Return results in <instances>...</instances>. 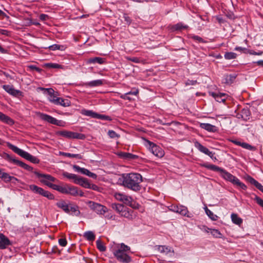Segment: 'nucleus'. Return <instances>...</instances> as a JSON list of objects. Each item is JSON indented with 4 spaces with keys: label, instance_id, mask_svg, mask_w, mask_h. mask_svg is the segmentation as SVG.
<instances>
[{
    "label": "nucleus",
    "instance_id": "nucleus-1",
    "mask_svg": "<svg viewBox=\"0 0 263 263\" xmlns=\"http://www.w3.org/2000/svg\"><path fill=\"white\" fill-rule=\"evenodd\" d=\"M142 181L141 175L134 173L122 174L118 180L121 185L134 192H138L141 189L140 184Z\"/></svg>",
    "mask_w": 263,
    "mask_h": 263
},
{
    "label": "nucleus",
    "instance_id": "nucleus-2",
    "mask_svg": "<svg viewBox=\"0 0 263 263\" xmlns=\"http://www.w3.org/2000/svg\"><path fill=\"white\" fill-rule=\"evenodd\" d=\"M2 157L5 160H7L10 163L17 165L28 171L33 172V173L35 174L39 178H42L41 180H45L47 181L51 182H55L57 181L56 178L52 177L50 175L41 174L37 171H33V168L32 167L28 165L22 161L16 159L14 156H11L6 153H4L2 155Z\"/></svg>",
    "mask_w": 263,
    "mask_h": 263
},
{
    "label": "nucleus",
    "instance_id": "nucleus-3",
    "mask_svg": "<svg viewBox=\"0 0 263 263\" xmlns=\"http://www.w3.org/2000/svg\"><path fill=\"white\" fill-rule=\"evenodd\" d=\"M203 166L208 169L219 172L220 176L224 179L231 182L233 185L239 187L243 190H247V187L243 183L241 182L238 178L227 172L226 170L214 164H204Z\"/></svg>",
    "mask_w": 263,
    "mask_h": 263
},
{
    "label": "nucleus",
    "instance_id": "nucleus-4",
    "mask_svg": "<svg viewBox=\"0 0 263 263\" xmlns=\"http://www.w3.org/2000/svg\"><path fill=\"white\" fill-rule=\"evenodd\" d=\"M116 249L112 250V253L116 259L121 263H130L132 258L129 255L130 248L124 243L118 244Z\"/></svg>",
    "mask_w": 263,
    "mask_h": 263
},
{
    "label": "nucleus",
    "instance_id": "nucleus-5",
    "mask_svg": "<svg viewBox=\"0 0 263 263\" xmlns=\"http://www.w3.org/2000/svg\"><path fill=\"white\" fill-rule=\"evenodd\" d=\"M8 147L14 153L24 158V159L30 161L32 163L37 164L40 162L39 159L36 157L31 155L28 152L19 148L17 146L12 144L9 143L8 144Z\"/></svg>",
    "mask_w": 263,
    "mask_h": 263
},
{
    "label": "nucleus",
    "instance_id": "nucleus-6",
    "mask_svg": "<svg viewBox=\"0 0 263 263\" xmlns=\"http://www.w3.org/2000/svg\"><path fill=\"white\" fill-rule=\"evenodd\" d=\"M87 204L91 210L98 214L103 215L107 211V208L100 203L89 201Z\"/></svg>",
    "mask_w": 263,
    "mask_h": 263
},
{
    "label": "nucleus",
    "instance_id": "nucleus-7",
    "mask_svg": "<svg viewBox=\"0 0 263 263\" xmlns=\"http://www.w3.org/2000/svg\"><path fill=\"white\" fill-rule=\"evenodd\" d=\"M148 147L151 153L158 158H162L164 155V151L154 143L147 141Z\"/></svg>",
    "mask_w": 263,
    "mask_h": 263
},
{
    "label": "nucleus",
    "instance_id": "nucleus-8",
    "mask_svg": "<svg viewBox=\"0 0 263 263\" xmlns=\"http://www.w3.org/2000/svg\"><path fill=\"white\" fill-rule=\"evenodd\" d=\"M37 114L39 115L40 119L43 121L58 126H62L64 125L63 121L58 120L50 115L41 112H39Z\"/></svg>",
    "mask_w": 263,
    "mask_h": 263
},
{
    "label": "nucleus",
    "instance_id": "nucleus-9",
    "mask_svg": "<svg viewBox=\"0 0 263 263\" xmlns=\"http://www.w3.org/2000/svg\"><path fill=\"white\" fill-rule=\"evenodd\" d=\"M57 134L69 139H83L85 138V136L83 134L68 130L59 131L57 132Z\"/></svg>",
    "mask_w": 263,
    "mask_h": 263
},
{
    "label": "nucleus",
    "instance_id": "nucleus-10",
    "mask_svg": "<svg viewBox=\"0 0 263 263\" xmlns=\"http://www.w3.org/2000/svg\"><path fill=\"white\" fill-rule=\"evenodd\" d=\"M3 88L9 94L15 97H23V93L19 90L15 89L12 85H4Z\"/></svg>",
    "mask_w": 263,
    "mask_h": 263
},
{
    "label": "nucleus",
    "instance_id": "nucleus-11",
    "mask_svg": "<svg viewBox=\"0 0 263 263\" xmlns=\"http://www.w3.org/2000/svg\"><path fill=\"white\" fill-rule=\"evenodd\" d=\"M42 90L44 93L46 92L49 96V100L50 102H52L54 104H56L57 103L54 101L59 97H57V95L55 93L54 90L52 88H45L43 87H37V90Z\"/></svg>",
    "mask_w": 263,
    "mask_h": 263
},
{
    "label": "nucleus",
    "instance_id": "nucleus-12",
    "mask_svg": "<svg viewBox=\"0 0 263 263\" xmlns=\"http://www.w3.org/2000/svg\"><path fill=\"white\" fill-rule=\"evenodd\" d=\"M194 146L200 152L204 153V154L210 157L212 159H213L214 153H213L212 152L210 151V150L208 148L203 146L198 141H196L194 142Z\"/></svg>",
    "mask_w": 263,
    "mask_h": 263
},
{
    "label": "nucleus",
    "instance_id": "nucleus-13",
    "mask_svg": "<svg viewBox=\"0 0 263 263\" xmlns=\"http://www.w3.org/2000/svg\"><path fill=\"white\" fill-rule=\"evenodd\" d=\"M237 77L236 73L226 74L223 76L222 82L226 85H230L233 83Z\"/></svg>",
    "mask_w": 263,
    "mask_h": 263
},
{
    "label": "nucleus",
    "instance_id": "nucleus-14",
    "mask_svg": "<svg viewBox=\"0 0 263 263\" xmlns=\"http://www.w3.org/2000/svg\"><path fill=\"white\" fill-rule=\"evenodd\" d=\"M11 245V242L8 238L3 233H0V249H5Z\"/></svg>",
    "mask_w": 263,
    "mask_h": 263
},
{
    "label": "nucleus",
    "instance_id": "nucleus-15",
    "mask_svg": "<svg viewBox=\"0 0 263 263\" xmlns=\"http://www.w3.org/2000/svg\"><path fill=\"white\" fill-rule=\"evenodd\" d=\"M200 127L211 133H216L218 132V128L210 123H201L200 124Z\"/></svg>",
    "mask_w": 263,
    "mask_h": 263
},
{
    "label": "nucleus",
    "instance_id": "nucleus-16",
    "mask_svg": "<svg viewBox=\"0 0 263 263\" xmlns=\"http://www.w3.org/2000/svg\"><path fill=\"white\" fill-rule=\"evenodd\" d=\"M210 94L218 102H224L226 101L227 96L226 93L212 92H210Z\"/></svg>",
    "mask_w": 263,
    "mask_h": 263
},
{
    "label": "nucleus",
    "instance_id": "nucleus-17",
    "mask_svg": "<svg viewBox=\"0 0 263 263\" xmlns=\"http://www.w3.org/2000/svg\"><path fill=\"white\" fill-rule=\"evenodd\" d=\"M74 183L79 184L86 189L90 187L89 182H88V179L79 176L78 179L74 181Z\"/></svg>",
    "mask_w": 263,
    "mask_h": 263
},
{
    "label": "nucleus",
    "instance_id": "nucleus-18",
    "mask_svg": "<svg viewBox=\"0 0 263 263\" xmlns=\"http://www.w3.org/2000/svg\"><path fill=\"white\" fill-rule=\"evenodd\" d=\"M125 209H123L120 214L121 216L130 220L133 219L134 217L132 214L134 213V211L126 206H125Z\"/></svg>",
    "mask_w": 263,
    "mask_h": 263
},
{
    "label": "nucleus",
    "instance_id": "nucleus-19",
    "mask_svg": "<svg viewBox=\"0 0 263 263\" xmlns=\"http://www.w3.org/2000/svg\"><path fill=\"white\" fill-rule=\"evenodd\" d=\"M103 80H96L85 83L83 85L86 87H94L102 86L103 84Z\"/></svg>",
    "mask_w": 263,
    "mask_h": 263
},
{
    "label": "nucleus",
    "instance_id": "nucleus-20",
    "mask_svg": "<svg viewBox=\"0 0 263 263\" xmlns=\"http://www.w3.org/2000/svg\"><path fill=\"white\" fill-rule=\"evenodd\" d=\"M0 121L2 122L7 124L10 125L14 124V122L13 119L10 118L9 116L5 115L3 112L0 111Z\"/></svg>",
    "mask_w": 263,
    "mask_h": 263
},
{
    "label": "nucleus",
    "instance_id": "nucleus-21",
    "mask_svg": "<svg viewBox=\"0 0 263 263\" xmlns=\"http://www.w3.org/2000/svg\"><path fill=\"white\" fill-rule=\"evenodd\" d=\"M115 197L117 199L123 201L126 204H129L132 200V198L130 197L120 193L116 194Z\"/></svg>",
    "mask_w": 263,
    "mask_h": 263
},
{
    "label": "nucleus",
    "instance_id": "nucleus-22",
    "mask_svg": "<svg viewBox=\"0 0 263 263\" xmlns=\"http://www.w3.org/2000/svg\"><path fill=\"white\" fill-rule=\"evenodd\" d=\"M29 189L32 191L34 193L38 194L42 196H43L45 190L43 188L39 187L38 186L34 184H31L29 186Z\"/></svg>",
    "mask_w": 263,
    "mask_h": 263
},
{
    "label": "nucleus",
    "instance_id": "nucleus-23",
    "mask_svg": "<svg viewBox=\"0 0 263 263\" xmlns=\"http://www.w3.org/2000/svg\"><path fill=\"white\" fill-rule=\"evenodd\" d=\"M87 63L88 64L98 63L103 64L106 63L105 59L101 57H95L88 59Z\"/></svg>",
    "mask_w": 263,
    "mask_h": 263
},
{
    "label": "nucleus",
    "instance_id": "nucleus-24",
    "mask_svg": "<svg viewBox=\"0 0 263 263\" xmlns=\"http://www.w3.org/2000/svg\"><path fill=\"white\" fill-rule=\"evenodd\" d=\"M57 206L62 209L65 213H69L70 212L69 206L64 200L60 201L56 203Z\"/></svg>",
    "mask_w": 263,
    "mask_h": 263
},
{
    "label": "nucleus",
    "instance_id": "nucleus-25",
    "mask_svg": "<svg viewBox=\"0 0 263 263\" xmlns=\"http://www.w3.org/2000/svg\"><path fill=\"white\" fill-rule=\"evenodd\" d=\"M157 250L161 253L167 254L170 252L174 253V250L171 249V248L166 246H158Z\"/></svg>",
    "mask_w": 263,
    "mask_h": 263
},
{
    "label": "nucleus",
    "instance_id": "nucleus-26",
    "mask_svg": "<svg viewBox=\"0 0 263 263\" xmlns=\"http://www.w3.org/2000/svg\"><path fill=\"white\" fill-rule=\"evenodd\" d=\"M54 101L57 103L56 105H60L64 107H67L70 105V102L67 99L65 100L62 98H58Z\"/></svg>",
    "mask_w": 263,
    "mask_h": 263
},
{
    "label": "nucleus",
    "instance_id": "nucleus-27",
    "mask_svg": "<svg viewBox=\"0 0 263 263\" xmlns=\"http://www.w3.org/2000/svg\"><path fill=\"white\" fill-rule=\"evenodd\" d=\"M240 111L242 113V117H243V121H248L251 116V113L248 107L244 108Z\"/></svg>",
    "mask_w": 263,
    "mask_h": 263
},
{
    "label": "nucleus",
    "instance_id": "nucleus-28",
    "mask_svg": "<svg viewBox=\"0 0 263 263\" xmlns=\"http://www.w3.org/2000/svg\"><path fill=\"white\" fill-rule=\"evenodd\" d=\"M78 194L79 191L77 187L68 185L67 194L76 196L78 195Z\"/></svg>",
    "mask_w": 263,
    "mask_h": 263
},
{
    "label": "nucleus",
    "instance_id": "nucleus-29",
    "mask_svg": "<svg viewBox=\"0 0 263 263\" xmlns=\"http://www.w3.org/2000/svg\"><path fill=\"white\" fill-rule=\"evenodd\" d=\"M45 49L48 48L49 50L52 51H54L57 50H59L61 51H63L65 49L66 47L64 45H58V44H53L52 45H50L48 47H44Z\"/></svg>",
    "mask_w": 263,
    "mask_h": 263
},
{
    "label": "nucleus",
    "instance_id": "nucleus-30",
    "mask_svg": "<svg viewBox=\"0 0 263 263\" xmlns=\"http://www.w3.org/2000/svg\"><path fill=\"white\" fill-rule=\"evenodd\" d=\"M232 222L237 225H240L242 223V219L238 216L237 214L232 213L231 215Z\"/></svg>",
    "mask_w": 263,
    "mask_h": 263
},
{
    "label": "nucleus",
    "instance_id": "nucleus-31",
    "mask_svg": "<svg viewBox=\"0 0 263 263\" xmlns=\"http://www.w3.org/2000/svg\"><path fill=\"white\" fill-rule=\"evenodd\" d=\"M81 113L83 115L90 117L93 118H96V119H97V115H98V113L94 112L92 110H86V109L82 110Z\"/></svg>",
    "mask_w": 263,
    "mask_h": 263
},
{
    "label": "nucleus",
    "instance_id": "nucleus-32",
    "mask_svg": "<svg viewBox=\"0 0 263 263\" xmlns=\"http://www.w3.org/2000/svg\"><path fill=\"white\" fill-rule=\"evenodd\" d=\"M177 213L183 216H186L187 217H191V216L188 215L189 211L186 206L183 205H179L178 211Z\"/></svg>",
    "mask_w": 263,
    "mask_h": 263
},
{
    "label": "nucleus",
    "instance_id": "nucleus-33",
    "mask_svg": "<svg viewBox=\"0 0 263 263\" xmlns=\"http://www.w3.org/2000/svg\"><path fill=\"white\" fill-rule=\"evenodd\" d=\"M245 179H246V181L250 183L251 184L254 185L256 188L258 186V185H259L260 184V183H259L253 178H252L251 176L248 175L245 176Z\"/></svg>",
    "mask_w": 263,
    "mask_h": 263
},
{
    "label": "nucleus",
    "instance_id": "nucleus-34",
    "mask_svg": "<svg viewBox=\"0 0 263 263\" xmlns=\"http://www.w3.org/2000/svg\"><path fill=\"white\" fill-rule=\"evenodd\" d=\"M111 207L114 210H116L119 214L121 213L123 209H125V206L120 203H113L111 205Z\"/></svg>",
    "mask_w": 263,
    "mask_h": 263
},
{
    "label": "nucleus",
    "instance_id": "nucleus-35",
    "mask_svg": "<svg viewBox=\"0 0 263 263\" xmlns=\"http://www.w3.org/2000/svg\"><path fill=\"white\" fill-rule=\"evenodd\" d=\"M63 176L69 179H72L73 180V182L74 183V181L77 180L79 176L74 174L69 173L67 172H64L62 174Z\"/></svg>",
    "mask_w": 263,
    "mask_h": 263
},
{
    "label": "nucleus",
    "instance_id": "nucleus-36",
    "mask_svg": "<svg viewBox=\"0 0 263 263\" xmlns=\"http://www.w3.org/2000/svg\"><path fill=\"white\" fill-rule=\"evenodd\" d=\"M205 212L209 217L212 220H216L218 216L214 214L210 210H209L206 206L205 208Z\"/></svg>",
    "mask_w": 263,
    "mask_h": 263
},
{
    "label": "nucleus",
    "instance_id": "nucleus-37",
    "mask_svg": "<svg viewBox=\"0 0 263 263\" xmlns=\"http://www.w3.org/2000/svg\"><path fill=\"white\" fill-rule=\"evenodd\" d=\"M84 237L89 241H93L95 239V235L91 231H87L84 234Z\"/></svg>",
    "mask_w": 263,
    "mask_h": 263
},
{
    "label": "nucleus",
    "instance_id": "nucleus-38",
    "mask_svg": "<svg viewBox=\"0 0 263 263\" xmlns=\"http://www.w3.org/2000/svg\"><path fill=\"white\" fill-rule=\"evenodd\" d=\"M12 176H11L7 173L1 172L0 178L6 182H10Z\"/></svg>",
    "mask_w": 263,
    "mask_h": 263
},
{
    "label": "nucleus",
    "instance_id": "nucleus-39",
    "mask_svg": "<svg viewBox=\"0 0 263 263\" xmlns=\"http://www.w3.org/2000/svg\"><path fill=\"white\" fill-rule=\"evenodd\" d=\"M237 56V54L233 52H226L224 55V58L227 60H232L236 59Z\"/></svg>",
    "mask_w": 263,
    "mask_h": 263
},
{
    "label": "nucleus",
    "instance_id": "nucleus-40",
    "mask_svg": "<svg viewBox=\"0 0 263 263\" xmlns=\"http://www.w3.org/2000/svg\"><path fill=\"white\" fill-rule=\"evenodd\" d=\"M189 28L187 25H184L182 23H178L173 27V29L175 30H181L182 29H186Z\"/></svg>",
    "mask_w": 263,
    "mask_h": 263
},
{
    "label": "nucleus",
    "instance_id": "nucleus-41",
    "mask_svg": "<svg viewBox=\"0 0 263 263\" xmlns=\"http://www.w3.org/2000/svg\"><path fill=\"white\" fill-rule=\"evenodd\" d=\"M211 234L216 238H222V234L218 230L212 229H210Z\"/></svg>",
    "mask_w": 263,
    "mask_h": 263
},
{
    "label": "nucleus",
    "instance_id": "nucleus-42",
    "mask_svg": "<svg viewBox=\"0 0 263 263\" xmlns=\"http://www.w3.org/2000/svg\"><path fill=\"white\" fill-rule=\"evenodd\" d=\"M96 245L98 249L101 252H104L106 250L105 246L100 239H98L96 241Z\"/></svg>",
    "mask_w": 263,
    "mask_h": 263
},
{
    "label": "nucleus",
    "instance_id": "nucleus-43",
    "mask_svg": "<svg viewBox=\"0 0 263 263\" xmlns=\"http://www.w3.org/2000/svg\"><path fill=\"white\" fill-rule=\"evenodd\" d=\"M61 154L63 156L69 157V158H77L78 159H82V156L80 154H71L68 153H62Z\"/></svg>",
    "mask_w": 263,
    "mask_h": 263
},
{
    "label": "nucleus",
    "instance_id": "nucleus-44",
    "mask_svg": "<svg viewBox=\"0 0 263 263\" xmlns=\"http://www.w3.org/2000/svg\"><path fill=\"white\" fill-rule=\"evenodd\" d=\"M108 136L112 139L119 138L120 135L113 130H109L107 133Z\"/></svg>",
    "mask_w": 263,
    "mask_h": 263
},
{
    "label": "nucleus",
    "instance_id": "nucleus-45",
    "mask_svg": "<svg viewBox=\"0 0 263 263\" xmlns=\"http://www.w3.org/2000/svg\"><path fill=\"white\" fill-rule=\"evenodd\" d=\"M242 147L252 151H254L256 150V148L255 146H252L250 144L246 142H243L242 144Z\"/></svg>",
    "mask_w": 263,
    "mask_h": 263
},
{
    "label": "nucleus",
    "instance_id": "nucleus-46",
    "mask_svg": "<svg viewBox=\"0 0 263 263\" xmlns=\"http://www.w3.org/2000/svg\"><path fill=\"white\" fill-rule=\"evenodd\" d=\"M234 49H235V50L241 51L243 53H246V54H247V53L250 54V52H251L250 49H248L246 48H243V47H241L237 46Z\"/></svg>",
    "mask_w": 263,
    "mask_h": 263
},
{
    "label": "nucleus",
    "instance_id": "nucleus-47",
    "mask_svg": "<svg viewBox=\"0 0 263 263\" xmlns=\"http://www.w3.org/2000/svg\"><path fill=\"white\" fill-rule=\"evenodd\" d=\"M97 119H99L106 121H111L112 120L111 118L109 116H106L105 115H101L98 114Z\"/></svg>",
    "mask_w": 263,
    "mask_h": 263
},
{
    "label": "nucleus",
    "instance_id": "nucleus-48",
    "mask_svg": "<svg viewBox=\"0 0 263 263\" xmlns=\"http://www.w3.org/2000/svg\"><path fill=\"white\" fill-rule=\"evenodd\" d=\"M67 187H68V185H66L65 186H60L59 185V187H58V191H59V192L62 193V194H67Z\"/></svg>",
    "mask_w": 263,
    "mask_h": 263
},
{
    "label": "nucleus",
    "instance_id": "nucleus-49",
    "mask_svg": "<svg viewBox=\"0 0 263 263\" xmlns=\"http://www.w3.org/2000/svg\"><path fill=\"white\" fill-rule=\"evenodd\" d=\"M43 196L47 197L48 199L50 200H52L54 198V195L47 191H45Z\"/></svg>",
    "mask_w": 263,
    "mask_h": 263
},
{
    "label": "nucleus",
    "instance_id": "nucleus-50",
    "mask_svg": "<svg viewBox=\"0 0 263 263\" xmlns=\"http://www.w3.org/2000/svg\"><path fill=\"white\" fill-rule=\"evenodd\" d=\"M46 66L47 67L52 68H59L61 66L60 65H59L58 64L51 63H49L46 64Z\"/></svg>",
    "mask_w": 263,
    "mask_h": 263
},
{
    "label": "nucleus",
    "instance_id": "nucleus-51",
    "mask_svg": "<svg viewBox=\"0 0 263 263\" xmlns=\"http://www.w3.org/2000/svg\"><path fill=\"white\" fill-rule=\"evenodd\" d=\"M192 39L194 40L197 41L199 43H205L206 42L201 37L194 35L192 36Z\"/></svg>",
    "mask_w": 263,
    "mask_h": 263
},
{
    "label": "nucleus",
    "instance_id": "nucleus-52",
    "mask_svg": "<svg viewBox=\"0 0 263 263\" xmlns=\"http://www.w3.org/2000/svg\"><path fill=\"white\" fill-rule=\"evenodd\" d=\"M79 207L77 205H74L73 206L69 207L70 211H72V212H77L76 215L78 216L80 214V212L78 210Z\"/></svg>",
    "mask_w": 263,
    "mask_h": 263
},
{
    "label": "nucleus",
    "instance_id": "nucleus-53",
    "mask_svg": "<svg viewBox=\"0 0 263 263\" xmlns=\"http://www.w3.org/2000/svg\"><path fill=\"white\" fill-rule=\"evenodd\" d=\"M128 96L129 95H134L137 96L139 94V90L138 89L134 88L133 90L126 92Z\"/></svg>",
    "mask_w": 263,
    "mask_h": 263
},
{
    "label": "nucleus",
    "instance_id": "nucleus-54",
    "mask_svg": "<svg viewBox=\"0 0 263 263\" xmlns=\"http://www.w3.org/2000/svg\"><path fill=\"white\" fill-rule=\"evenodd\" d=\"M138 157H139L137 155H134L133 154L128 153L127 160H136V159H137L138 158Z\"/></svg>",
    "mask_w": 263,
    "mask_h": 263
},
{
    "label": "nucleus",
    "instance_id": "nucleus-55",
    "mask_svg": "<svg viewBox=\"0 0 263 263\" xmlns=\"http://www.w3.org/2000/svg\"><path fill=\"white\" fill-rule=\"evenodd\" d=\"M123 18L124 19V21L126 23V24L129 25L131 23L132 20L126 13L123 14Z\"/></svg>",
    "mask_w": 263,
    "mask_h": 263
},
{
    "label": "nucleus",
    "instance_id": "nucleus-56",
    "mask_svg": "<svg viewBox=\"0 0 263 263\" xmlns=\"http://www.w3.org/2000/svg\"><path fill=\"white\" fill-rule=\"evenodd\" d=\"M59 243L62 247H65L67 242L65 238H60L59 239Z\"/></svg>",
    "mask_w": 263,
    "mask_h": 263
},
{
    "label": "nucleus",
    "instance_id": "nucleus-57",
    "mask_svg": "<svg viewBox=\"0 0 263 263\" xmlns=\"http://www.w3.org/2000/svg\"><path fill=\"white\" fill-rule=\"evenodd\" d=\"M254 200L256 201V202L260 206L263 208V200L261 199L259 197L256 196L255 197Z\"/></svg>",
    "mask_w": 263,
    "mask_h": 263
},
{
    "label": "nucleus",
    "instance_id": "nucleus-58",
    "mask_svg": "<svg viewBox=\"0 0 263 263\" xmlns=\"http://www.w3.org/2000/svg\"><path fill=\"white\" fill-rule=\"evenodd\" d=\"M127 155H128V153H126V152H120L118 154V156L120 157L123 158L124 159H126V160L127 159Z\"/></svg>",
    "mask_w": 263,
    "mask_h": 263
},
{
    "label": "nucleus",
    "instance_id": "nucleus-59",
    "mask_svg": "<svg viewBox=\"0 0 263 263\" xmlns=\"http://www.w3.org/2000/svg\"><path fill=\"white\" fill-rule=\"evenodd\" d=\"M127 205L134 209H137L139 207V204L136 203L135 201H133V200L129 204H127Z\"/></svg>",
    "mask_w": 263,
    "mask_h": 263
},
{
    "label": "nucleus",
    "instance_id": "nucleus-60",
    "mask_svg": "<svg viewBox=\"0 0 263 263\" xmlns=\"http://www.w3.org/2000/svg\"><path fill=\"white\" fill-rule=\"evenodd\" d=\"M40 181L43 183V184H45L46 185L48 186V187L50 188H52L53 183L49 182V181H47L45 180H40Z\"/></svg>",
    "mask_w": 263,
    "mask_h": 263
},
{
    "label": "nucleus",
    "instance_id": "nucleus-61",
    "mask_svg": "<svg viewBox=\"0 0 263 263\" xmlns=\"http://www.w3.org/2000/svg\"><path fill=\"white\" fill-rule=\"evenodd\" d=\"M197 83V81L196 80H188L185 82L186 85H194Z\"/></svg>",
    "mask_w": 263,
    "mask_h": 263
},
{
    "label": "nucleus",
    "instance_id": "nucleus-62",
    "mask_svg": "<svg viewBox=\"0 0 263 263\" xmlns=\"http://www.w3.org/2000/svg\"><path fill=\"white\" fill-rule=\"evenodd\" d=\"M29 68L31 70H34L39 72L42 71V69L34 65H30L29 66Z\"/></svg>",
    "mask_w": 263,
    "mask_h": 263
},
{
    "label": "nucleus",
    "instance_id": "nucleus-63",
    "mask_svg": "<svg viewBox=\"0 0 263 263\" xmlns=\"http://www.w3.org/2000/svg\"><path fill=\"white\" fill-rule=\"evenodd\" d=\"M262 53H263V52L261 51H259L258 52H256L253 50H251L250 54L261 55H262Z\"/></svg>",
    "mask_w": 263,
    "mask_h": 263
},
{
    "label": "nucleus",
    "instance_id": "nucleus-64",
    "mask_svg": "<svg viewBox=\"0 0 263 263\" xmlns=\"http://www.w3.org/2000/svg\"><path fill=\"white\" fill-rule=\"evenodd\" d=\"M73 168L74 169V170L77 172H79V173H81V171L82 170V167H80L78 165H73Z\"/></svg>",
    "mask_w": 263,
    "mask_h": 263
}]
</instances>
